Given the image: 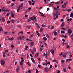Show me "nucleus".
<instances>
[{
  "label": "nucleus",
  "mask_w": 73,
  "mask_h": 73,
  "mask_svg": "<svg viewBox=\"0 0 73 73\" xmlns=\"http://www.w3.org/2000/svg\"><path fill=\"white\" fill-rule=\"evenodd\" d=\"M29 19H31V20H32L33 21L34 20H35V21H36V17L34 16H33V17H30Z\"/></svg>",
  "instance_id": "nucleus-1"
},
{
  "label": "nucleus",
  "mask_w": 73,
  "mask_h": 73,
  "mask_svg": "<svg viewBox=\"0 0 73 73\" xmlns=\"http://www.w3.org/2000/svg\"><path fill=\"white\" fill-rule=\"evenodd\" d=\"M1 64L2 66L4 65L5 64V61L4 60H2L0 61Z\"/></svg>",
  "instance_id": "nucleus-2"
},
{
  "label": "nucleus",
  "mask_w": 73,
  "mask_h": 73,
  "mask_svg": "<svg viewBox=\"0 0 73 73\" xmlns=\"http://www.w3.org/2000/svg\"><path fill=\"white\" fill-rule=\"evenodd\" d=\"M22 39V38L21 37V36H19L17 38L18 40H21Z\"/></svg>",
  "instance_id": "nucleus-3"
},
{
  "label": "nucleus",
  "mask_w": 73,
  "mask_h": 73,
  "mask_svg": "<svg viewBox=\"0 0 73 73\" xmlns=\"http://www.w3.org/2000/svg\"><path fill=\"white\" fill-rule=\"evenodd\" d=\"M54 33V36H57V34H58V33L57 32H56V31H53Z\"/></svg>",
  "instance_id": "nucleus-4"
},
{
  "label": "nucleus",
  "mask_w": 73,
  "mask_h": 73,
  "mask_svg": "<svg viewBox=\"0 0 73 73\" xmlns=\"http://www.w3.org/2000/svg\"><path fill=\"white\" fill-rule=\"evenodd\" d=\"M45 71L46 72H48V68L46 67L44 69Z\"/></svg>",
  "instance_id": "nucleus-5"
},
{
  "label": "nucleus",
  "mask_w": 73,
  "mask_h": 73,
  "mask_svg": "<svg viewBox=\"0 0 73 73\" xmlns=\"http://www.w3.org/2000/svg\"><path fill=\"white\" fill-rule=\"evenodd\" d=\"M50 51L51 52V53H52V54H54V50H53V49H51Z\"/></svg>",
  "instance_id": "nucleus-6"
},
{
  "label": "nucleus",
  "mask_w": 73,
  "mask_h": 73,
  "mask_svg": "<svg viewBox=\"0 0 73 73\" xmlns=\"http://www.w3.org/2000/svg\"><path fill=\"white\" fill-rule=\"evenodd\" d=\"M68 32L69 34H71L72 33V31L70 29H69L68 30Z\"/></svg>",
  "instance_id": "nucleus-7"
},
{
  "label": "nucleus",
  "mask_w": 73,
  "mask_h": 73,
  "mask_svg": "<svg viewBox=\"0 0 73 73\" xmlns=\"http://www.w3.org/2000/svg\"><path fill=\"white\" fill-rule=\"evenodd\" d=\"M56 14L58 15H60V11H57L56 13Z\"/></svg>",
  "instance_id": "nucleus-8"
},
{
  "label": "nucleus",
  "mask_w": 73,
  "mask_h": 73,
  "mask_svg": "<svg viewBox=\"0 0 73 73\" xmlns=\"http://www.w3.org/2000/svg\"><path fill=\"white\" fill-rule=\"evenodd\" d=\"M24 60H22L21 62H20V64L21 65H23V62H24Z\"/></svg>",
  "instance_id": "nucleus-9"
},
{
  "label": "nucleus",
  "mask_w": 73,
  "mask_h": 73,
  "mask_svg": "<svg viewBox=\"0 0 73 73\" xmlns=\"http://www.w3.org/2000/svg\"><path fill=\"white\" fill-rule=\"evenodd\" d=\"M66 5H62V7L63 8H66Z\"/></svg>",
  "instance_id": "nucleus-10"
},
{
  "label": "nucleus",
  "mask_w": 73,
  "mask_h": 73,
  "mask_svg": "<svg viewBox=\"0 0 73 73\" xmlns=\"http://www.w3.org/2000/svg\"><path fill=\"white\" fill-rule=\"evenodd\" d=\"M20 7H18V9L17 10V12H19V11H20Z\"/></svg>",
  "instance_id": "nucleus-11"
},
{
  "label": "nucleus",
  "mask_w": 73,
  "mask_h": 73,
  "mask_svg": "<svg viewBox=\"0 0 73 73\" xmlns=\"http://www.w3.org/2000/svg\"><path fill=\"white\" fill-rule=\"evenodd\" d=\"M28 2L29 3L30 5H32V2H31V1H29V0L28 1Z\"/></svg>",
  "instance_id": "nucleus-12"
},
{
  "label": "nucleus",
  "mask_w": 73,
  "mask_h": 73,
  "mask_svg": "<svg viewBox=\"0 0 73 73\" xmlns=\"http://www.w3.org/2000/svg\"><path fill=\"white\" fill-rule=\"evenodd\" d=\"M33 44H34V42H32L30 43V45L31 46H33Z\"/></svg>",
  "instance_id": "nucleus-13"
},
{
  "label": "nucleus",
  "mask_w": 73,
  "mask_h": 73,
  "mask_svg": "<svg viewBox=\"0 0 73 73\" xmlns=\"http://www.w3.org/2000/svg\"><path fill=\"white\" fill-rule=\"evenodd\" d=\"M19 67H18L16 69V70L17 72H19Z\"/></svg>",
  "instance_id": "nucleus-14"
},
{
  "label": "nucleus",
  "mask_w": 73,
  "mask_h": 73,
  "mask_svg": "<svg viewBox=\"0 0 73 73\" xmlns=\"http://www.w3.org/2000/svg\"><path fill=\"white\" fill-rule=\"evenodd\" d=\"M31 60H32V62L34 63H35V60H34V59H33V58H31Z\"/></svg>",
  "instance_id": "nucleus-15"
},
{
  "label": "nucleus",
  "mask_w": 73,
  "mask_h": 73,
  "mask_svg": "<svg viewBox=\"0 0 73 73\" xmlns=\"http://www.w3.org/2000/svg\"><path fill=\"white\" fill-rule=\"evenodd\" d=\"M61 62V64H64V63L65 62V60H62Z\"/></svg>",
  "instance_id": "nucleus-16"
},
{
  "label": "nucleus",
  "mask_w": 73,
  "mask_h": 73,
  "mask_svg": "<svg viewBox=\"0 0 73 73\" xmlns=\"http://www.w3.org/2000/svg\"><path fill=\"white\" fill-rule=\"evenodd\" d=\"M43 39L44 41H46L47 40V38L46 37H44Z\"/></svg>",
  "instance_id": "nucleus-17"
},
{
  "label": "nucleus",
  "mask_w": 73,
  "mask_h": 73,
  "mask_svg": "<svg viewBox=\"0 0 73 73\" xmlns=\"http://www.w3.org/2000/svg\"><path fill=\"white\" fill-rule=\"evenodd\" d=\"M56 13H53V17H55V16H56Z\"/></svg>",
  "instance_id": "nucleus-18"
},
{
  "label": "nucleus",
  "mask_w": 73,
  "mask_h": 73,
  "mask_svg": "<svg viewBox=\"0 0 73 73\" xmlns=\"http://www.w3.org/2000/svg\"><path fill=\"white\" fill-rule=\"evenodd\" d=\"M2 21L3 22H4V21H5V19H4V18H2Z\"/></svg>",
  "instance_id": "nucleus-19"
},
{
  "label": "nucleus",
  "mask_w": 73,
  "mask_h": 73,
  "mask_svg": "<svg viewBox=\"0 0 73 73\" xmlns=\"http://www.w3.org/2000/svg\"><path fill=\"white\" fill-rule=\"evenodd\" d=\"M46 36L47 38H50V36H49L48 34H46Z\"/></svg>",
  "instance_id": "nucleus-20"
},
{
  "label": "nucleus",
  "mask_w": 73,
  "mask_h": 73,
  "mask_svg": "<svg viewBox=\"0 0 73 73\" xmlns=\"http://www.w3.org/2000/svg\"><path fill=\"white\" fill-rule=\"evenodd\" d=\"M64 25H65V23H62V24H61V27H64Z\"/></svg>",
  "instance_id": "nucleus-21"
},
{
  "label": "nucleus",
  "mask_w": 73,
  "mask_h": 73,
  "mask_svg": "<svg viewBox=\"0 0 73 73\" xmlns=\"http://www.w3.org/2000/svg\"><path fill=\"white\" fill-rule=\"evenodd\" d=\"M31 53H32V54L33 55L34 54V53L33 52V51L32 50H31Z\"/></svg>",
  "instance_id": "nucleus-22"
},
{
  "label": "nucleus",
  "mask_w": 73,
  "mask_h": 73,
  "mask_svg": "<svg viewBox=\"0 0 73 73\" xmlns=\"http://www.w3.org/2000/svg\"><path fill=\"white\" fill-rule=\"evenodd\" d=\"M73 16V13H72L70 14V17H72Z\"/></svg>",
  "instance_id": "nucleus-23"
},
{
  "label": "nucleus",
  "mask_w": 73,
  "mask_h": 73,
  "mask_svg": "<svg viewBox=\"0 0 73 73\" xmlns=\"http://www.w3.org/2000/svg\"><path fill=\"white\" fill-rule=\"evenodd\" d=\"M68 4V2L67 1H66L65 2V3H64V5H66L67 4Z\"/></svg>",
  "instance_id": "nucleus-24"
},
{
  "label": "nucleus",
  "mask_w": 73,
  "mask_h": 73,
  "mask_svg": "<svg viewBox=\"0 0 73 73\" xmlns=\"http://www.w3.org/2000/svg\"><path fill=\"white\" fill-rule=\"evenodd\" d=\"M61 29H63V30H64V31H66V29L65 28H61Z\"/></svg>",
  "instance_id": "nucleus-25"
},
{
  "label": "nucleus",
  "mask_w": 73,
  "mask_h": 73,
  "mask_svg": "<svg viewBox=\"0 0 73 73\" xmlns=\"http://www.w3.org/2000/svg\"><path fill=\"white\" fill-rule=\"evenodd\" d=\"M38 53H36L35 54V56L36 57H37L38 56Z\"/></svg>",
  "instance_id": "nucleus-26"
},
{
  "label": "nucleus",
  "mask_w": 73,
  "mask_h": 73,
  "mask_svg": "<svg viewBox=\"0 0 73 73\" xmlns=\"http://www.w3.org/2000/svg\"><path fill=\"white\" fill-rule=\"evenodd\" d=\"M61 33H65V31H61Z\"/></svg>",
  "instance_id": "nucleus-27"
},
{
  "label": "nucleus",
  "mask_w": 73,
  "mask_h": 73,
  "mask_svg": "<svg viewBox=\"0 0 73 73\" xmlns=\"http://www.w3.org/2000/svg\"><path fill=\"white\" fill-rule=\"evenodd\" d=\"M63 70L64 72H66V68H64Z\"/></svg>",
  "instance_id": "nucleus-28"
},
{
  "label": "nucleus",
  "mask_w": 73,
  "mask_h": 73,
  "mask_svg": "<svg viewBox=\"0 0 73 73\" xmlns=\"http://www.w3.org/2000/svg\"><path fill=\"white\" fill-rule=\"evenodd\" d=\"M3 57H5V53H3Z\"/></svg>",
  "instance_id": "nucleus-29"
},
{
  "label": "nucleus",
  "mask_w": 73,
  "mask_h": 73,
  "mask_svg": "<svg viewBox=\"0 0 73 73\" xmlns=\"http://www.w3.org/2000/svg\"><path fill=\"white\" fill-rule=\"evenodd\" d=\"M70 11H71V9H68L67 10V12H70Z\"/></svg>",
  "instance_id": "nucleus-30"
},
{
  "label": "nucleus",
  "mask_w": 73,
  "mask_h": 73,
  "mask_svg": "<svg viewBox=\"0 0 73 73\" xmlns=\"http://www.w3.org/2000/svg\"><path fill=\"white\" fill-rule=\"evenodd\" d=\"M14 14L13 13H12L11 14V17H14Z\"/></svg>",
  "instance_id": "nucleus-31"
},
{
  "label": "nucleus",
  "mask_w": 73,
  "mask_h": 73,
  "mask_svg": "<svg viewBox=\"0 0 73 73\" xmlns=\"http://www.w3.org/2000/svg\"><path fill=\"white\" fill-rule=\"evenodd\" d=\"M36 73H38V70L36 69Z\"/></svg>",
  "instance_id": "nucleus-32"
},
{
  "label": "nucleus",
  "mask_w": 73,
  "mask_h": 73,
  "mask_svg": "<svg viewBox=\"0 0 73 73\" xmlns=\"http://www.w3.org/2000/svg\"><path fill=\"white\" fill-rule=\"evenodd\" d=\"M4 7H3L2 9V12H3L4 11Z\"/></svg>",
  "instance_id": "nucleus-33"
},
{
  "label": "nucleus",
  "mask_w": 73,
  "mask_h": 73,
  "mask_svg": "<svg viewBox=\"0 0 73 73\" xmlns=\"http://www.w3.org/2000/svg\"><path fill=\"white\" fill-rule=\"evenodd\" d=\"M12 5H11V6H12V5H15V3H11Z\"/></svg>",
  "instance_id": "nucleus-34"
},
{
  "label": "nucleus",
  "mask_w": 73,
  "mask_h": 73,
  "mask_svg": "<svg viewBox=\"0 0 73 73\" xmlns=\"http://www.w3.org/2000/svg\"><path fill=\"white\" fill-rule=\"evenodd\" d=\"M50 68H53V66H52V65H50Z\"/></svg>",
  "instance_id": "nucleus-35"
},
{
  "label": "nucleus",
  "mask_w": 73,
  "mask_h": 73,
  "mask_svg": "<svg viewBox=\"0 0 73 73\" xmlns=\"http://www.w3.org/2000/svg\"><path fill=\"white\" fill-rule=\"evenodd\" d=\"M38 68H41V65H38Z\"/></svg>",
  "instance_id": "nucleus-36"
},
{
  "label": "nucleus",
  "mask_w": 73,
  "mask_h": 73,
  "mask_svg": "<svg viewBox=\"0 0 73 73\" xmlns=\"http://www.w3.org/2000/svg\"><path fill=\"white\" fill-rule=\"evenodd\" d=\"M62 56L63 57H66V55L63 54L62 55Z\"/></svg>",
  "instance_id": "nucleus-37"
},
{
  "label": "nucleus",
  "mask_w": 73,
  "mask_h": 73,
  "mask_svg": "<svg viewBox=\"0 0 73 73\" xmlns=\"http://www.w3.org/2000/svg\"><path fill=\"white\" fill-rule=\"evenodd\" d=\"M62 53H60L59 54V56H62Z\"/></svg>",
  "instance_id": "nucleus-38"
},
{
  "label": "nucleus",
  "mask_w": 73,
  "mask_h": 73,
  "mask_svg": "<svg viewBox=\"0 0 73 73\" xmlns=\"http://www.w3.org/2000/svg\"><path fill=\"white\" fill-rule=\"evenodd\" d=\"M34 52H35V53H36V49H34Z\"/></svg>",
  "instance_id": "nucleus-39"
},
{
  "label": "nucleus",
  "mask_w": 73,
  "mask_h": 73,
  "mask_svg": "<svg viewBox=\"0 0 73 73\" xmlns=\"http://www.w3.org/2000/svg\"><path fill=\"white\" fill-rule=\"evenodd\" d=\"M30 28H31V27H30V26H29L28 27V29H29Z\"/></svg>",
  "instance_id": "nucleus-40"
},
{
  "label": "nucleus",
  "mask_w": 73,
  "mask_h": 73,
  "mask_svg": "<svg viewBox=\"0 0 73 73\" xmlns=\"http://www.w3.org/2000/svg\"><path fill=\"white\" fill-rule=\"evenodd\" d=\"M68 61H72V59H68Z\"/></svg>",
  "instance_id": "nucleus-41"
},
{
  "label": "nucleus",
  "mask_w": 73,
  "mask_h": 73,
  "mask_svg": "<svg viewBox=\"0 0 73 73\" xmlns=\"http://www.w3.org/2000/svg\"><path fill=\"white\" fill-rule=\"evenodd\" d=\"M56 61V60H52V62H55Z\"/></svg>",
  "instance_id": "nucleus-42"
},
{
  "label": "nucleus",
  "mask_w": 73,
  "mask_h": 73,
  "mask_svg": "<svg viewBox=\"0 0 73 73\" xmlns=\"http://www.w3.org/2000/svg\"><path fill=\"white\" fill-rule=\"evenodd\" d=\"M27 64H28V65L29 66H30L31 64H30L29 62H27Z\"/></svg>",
  "instance_id": "nucleus-43"
},
{
  "label": "nucleus",
  "mask_w": 73,
  "mask_h": 73,
  "mask_svg": "<svg viewBox=\"0 0 73 73\" xmlns=\"http://www.w3.org/2000/svg\"><path fill=\"white\" fill-rule=\"evenodd\" d=\"M69 45H68L67 46H66V48H69Z\"/></svg>",
  "instance_id": "nucleus-44"
},
{
  "label": "nucleus",
  "mask_w": 73,
  "mask_h": 73,
  "mask_svg": "<svg viewBox=\"0 0 73 73\" xmlns=\"http://www.w3.org/2000/svg\"><path fill=\"white\" fill-rule=\"evenodd\" d=\"M10 23V21H7V24H9V23Z\"/></svg>",
  "instance_id": "nucleus-45"
},
{
  "label": "nucleus",
  "mask_w": 73,
  "mask_h": 73,
  "mask_svg": "<svg viewBox=\"0 0 73 73\" xmlns=\"http://www.w3.org/2000/svg\"><path fill=\"white\" fill-rule=\"evenodd\" d=\"M33 35H30V37H31V38H32V37H33Z\"/></svg>",
  "instance_id": "nucleus-46"
},
{
  "label": "nucleus",
  "mask_w": 73,
  "mask_h": 73,
  "mask_svg": "<svg viewBox=\"0 0 73 73\" xmlns=\"http://www.w3.org/2000/svg\"><path fill=\"white\" fill-rule=\"evenodd\" d=\"M43 28H41L40 29V31L41 32H42V31H43Z\"/></svg>",
  "instance_id": "nucleus-47"
},
{
  "label": "nucleus",
  "mask_w": 73,
  "mask_h": 73,
  "mask_svg": "<svg viewBox=\"0 0 73 73\" xmlns=\"http://www.w3.org/2000/svg\"><path fill=\"white\" fill-rule=\"evenodd\" d=\"M30 56L31 57H33V56H32V55L31 54H30Z\"/></svg>",
  "instance_id": "nucleus-48"
},
{
  "label": "nucleus",
  "mask_w": 73,
  "mask_h": 73,
  "mask_svg": "<svg viewBox=\"0 0 73 73\" xmlns=\"http://www.w3.org/2000/svg\"><path fill=\"white\" fill-rule=\"evenodd\" d=\"M2 31V27L0 28V32H1Z\"/></svg>",
  "instance_id": "nucleus-49"
},
{
  "label": "nucleus",
  "mask_w": 73,
  "mask_h": 73,
  "mask_svg": "<svg viewBox=\"0 0 73 73\" xmlns=\"http://www.w3.org/2000/svg\"><path fill=\"white\" fill-rule=\"evenodd\" d=\"M11 47H12V48H14V45H11Z\"/></svg>",
  "instance_id": "nucleus-50"
},
{
  "label": "nucleus",
  "mask_w": 73,
  "mask_h": 73,
  "mask_svg": "<svg viewBox=\"0 0 73 73\" xmlns=\"http://www.w3.org/2000/svg\"><path fill=\"white\" fill-rule=\"evenodd\" d=\"M25 17H27L28 16V15L26 14L25 15Z\"/></svg>",
  "instance_id": "nucleus-51"
},
{
  "label": "nucleus",
  "mask_w": 73,
  "mask_h": 73,
  "mask_svg": "<svg viewBox=\"0 0 73 73\" xmlns=\"http://www.w3.org/2000/svg\"><path fill=\"white\" fill-rule=\"evenodd\" d=\"M46 57L48 55V53H47V52H46Z\"/></svg>",
  "instance_id": "nucleus-52"
},
{
  "label": "nucleus",
  "mask_w": 73,
  "mask_h": 73,
  "mask_svg": "<svg viewBox=\"0 0 73 73\" xmlns=\"http://www.w3.org/2000/svg\"><path fill=\"white\" fill-rule=\"evenodd\" d=\"M55 4H59V3H58V2H55Z\"/></svg>",
  "instance_id": "nucleus-53"
},
{
  "label": "nucleus",
  "mask_w": 73,
  "mask_h": 73,
  "mask_svg": "<svg viewBox=\"0 0 73 73\" xmlns=\"http://www.w3.org/2000/svg\"><path fill=\"white\" fill-rule=\"evenodd\" d=\"M30 21H31V20H30V19H29L28 20V22H29Z\"/></svg>",
  "instance_id": "nucleus-54"
},
{
  "label": "nucleus",
  "mask_w": 73,
  "mask_h": 73,
  "mask_svg": "<svg viewBox=\"0 0 73 73\" xmlns=\"http://www.w3.org/2000/svg\"><path fill=\"white\" fill-rule=\"evenodd\" d=\"M39 13H40V14H43V13H42V12H40V11H39Z\"/></svg>",
  "instance_id": "nucleus-55"
},
{
  "label": "nucleus",
  "mask_w": 73,
  "mask_h": 73,
  "mask_svg": "<svg viewBox=\"0 0 73 73\" xmlns=\"http://www.w3.org/2000/svg\"><path fill=\"white\" fill-rule=\"evenodd\" d=\"M62 40L63 41H64V42H65V40L64 39H62Z\"/></svg>",
  "instance_id": "nucleus-56"
},
{
  "label": "nucleus",
  "mask_w": 73,
  "mask_h": 73,
  "mask_svg": "<svg viewBox=\"0 0 73 73\" xmlns=\"http://www.w3.org/2000/svg\"><path fill=\"white\" fill-rule=\"evenodd\" d=\"M65 16H66L65 15H63L62 17L63 18H64V17H65Z\"/></svg>",
  "instance_id": "nucleus-57"
},
{
  "label": "nucleus",
  "mask_w": 73,
  "mask_h": 73,
  "mask_svg": "<svg viewBox=\"0 0 73 73\" xmlns=\"http://www.w3.org/2000/svg\"><path fill=\"white\" fill-rule=\"evenodd\" d=\"M45 16V14H41V16Z\"/></svg>",
  "instance_id": "nucleus-58"
},
{
  "label": "nucleus",
  "mask_w": 73,
  "mask_h": 73,
  "mask_svg": "<svg viewBox=\"0 0 73 73\" xmlns=\"http://www.w3.org/2000/svg\"><path fill=\"white\" fill-rule=\"evenodd\" d=\"M28 73H31V70H29L28 71Z\"/></svg>",
  "instance_id": "nucleus-59"
},
{
  "label": "nucleus",
  "mask_w": 73,
  "mask_h": 73,
  "mask_svg": "<svg viewBox=\"0 0 73 73\" xmlns=\"http://www.w3.org/2000/svg\"><path fill=\"white\" fill-rule=\"evenodd\" d=\"M37 60H38V61H40V58H37Z\"/></svg>",
  "instance_id": "nucleus-60"
},
{
  "label": "nucleus",
  "mask_w": 73,
  "mask_h": 73,
  "mask_svg": "<svg viewBox=\"0 0 73 73\" xmlns=\"http://www.w3.org/2000/svg\"><path fill=\"white\" fill-rule=\"evenodd\" d=\"M6 16H9V13H7L6 14Z\"/></svg>",
  "instance_id": "nucleus-61"
},
{
  "label": "nucleus",
  "mask_w": 73,
  "mask_h": 73,
  "mask_svg": "<svg viewBox=\"0 0 73 73\" xmlns=\"http://www.w3.org/2000/svg\"><path fill=\"white\" fill-rule=\"evenodd\" d=\"M11 21H12V23H13V21H14V20L12 19L11 20Z\"/></svg>",
  "instance_id": "nucleus-62"
},
{
  "label": "nucleus",
  "mask_w": 73,
  "mask_h": 73,
  "mask_svg": "<svg viewBox=\"0 0 73 73\" xmlns=\"http://www.w3.org/2000/svg\"><path fill=\"white\" fill-rule=\"evenodd\" d=\"M4 33H5V35H7V32H4Z\"/></svg>",
  "instance_id": "nucleus-63"
},
{
  "label": "nucleus",
  "mask_w": 73,
  "mask_h": 73,
  "mask_svg": "<svg viewBox=\"0 0 73 73\" xmlns=\"http://www.w3.org/2000/svg\"><path fill=\"white\" fill-rule=\"evenodd\" d=\"M32 2H33V3H35V1H33V0H32Z\"/></svg>",
  "instance_id": "nucleus-64"
}]
</instances>
